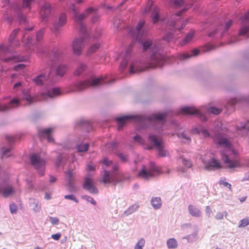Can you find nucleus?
Instances as JSON below:
<instances>
[{
    "label": "nucleus",
    "instance_id": "nucleus-29",
    "mask_svg": "<svg viewBox=\"0 0 249 249\" xmlns=\"http://www.w3.org/2000/svg\"><path fill=\"white\" fill-rule=\"evenodd\" d=\"M75 127L77 129H81L83 131H89L91 129L89 123L84 121H80L76 124Z\"/></svg>",
    "mask_w": 249,
    "mask_h": 249
},
{
    "label": "nucleus",
    "instance_id": "nucleus-38",
    "mask_svg": "<svg viewBox=\"0 0 249 249\" xmlns=\"http://www.w3.org/2000/svg\"><path fill=\"white\" fill-rule=\"evenodd\" d=\"M195 31L193 30H191L190 31L186 36L184 38L183 40L181 42H180V45L181 46L185 45L186 44L191 42L194 36Z\"/></svg>",
    "mask_w": 249,
    "mask_h": 249
},
{
    "label": "nucleus",
    "instance_id": "nucleus-6",
    "mask_svg": "<svg viewBox=\"0 0 249 249\" xmlns=\"http://www.w3.org/2000/svg\"><path fill=\"white\" fill-rule=\"evenodd\" d=\"M132 45H130L126 49L125 51L120 54V57L122 60L119 67V70L123 72L126 69L128 64H129V72L130 74H133L144 70L143 69L138 67V63L134 61L132 56Z\"/></svg>",
    "mask_w": 249,
    "mask_h": 249
},
{
    "label": "nucleus",
    "instance_id": "nucleus-53",
    "mask_svg": "<svg viewBox=\"0 0 249 249\" xmlns=\"http://www.w3.org/2000/svg\"><path fill=\"white\" fill-rule=\"evenodd\" d=\"M10 52V49L6 46L3 45H0V53H7ZM0 59H2L0 56Z\"/></svg>",
    "mask_w": 249,
    "mask_h": 249
},
{
    "label": "nucleus",
    "instance_id": "nucleus-35",
    "mask_svg": "<svg viewBox=\"0 0 249 249\" xmlns=\"http://www.w3.org/2000/svg\"><path fill=\"white\" fill-rule=\"evenodd\" d=\"M198 229L196 228L193 233L183 237V239H186L188 243H193L196 241L198 236Z\"/></svg>",
    "mask_w": 249,
    "mask_h": 249
},
{
    "label": "nucleus",
    "instance_id": "nucleus-16",
    "mask_svg": "<svg viewBox=\"0 0 249 249\" xmlns=\"http://www.w3.org/2000/svg\"><path fill=\"white\" fill-rule=\"evenodd\" d=\"M67 16L65 13H61L59 16L58 20L54 19L53 21L52 26L50 27L51 30L54 34H57L60 29L66 23Z\"/></svg>",
    "mask_w": 249,
    "mask_h": 249
},
{
    "label": "nucleus",
    "instance_id": "nucleus-42",
    "mask_svg": "<svg viewBox=\"0 0 249 249\" xmlns=\"http://www.w3.org/2000/svg\"><path fill=\"white\" fill-rule=\"evenodd\" d=\"M178 137L181 139L184 142H190L191 139L189 136L185 134L184 132L178 131L177 133Z\"/></svg>",
    "mask_w": 249,
    "mask_h": 249
},
{
    "label": "nucleus",
    "instance_id": "nucleus-18",
    "mask_svg": "<svg viewBox=\"0 0 249 249\" xmlns=\"http://www.w3.org/2000/svg\"><path fill=\"white\" fill-rule=\"evenodd\" d=\"M62 94V91L60 88L52 87L47 89L46 91L41 94V99L48 100L53 99L60 96Z\"/></svg>",
    "mask_w": 249,
    "mask_h": 249
},
{
    "label": "nucleus",
    "instance_id": "nucleus-17",
    "mask_svg": "<svg viewBox=\"0 0 249 249\" xmlns=\"http://www.w3.org/2000/svg\"><path fill=\"white\" fill-rule=\"evenodd\" d=\"M242 26L239 31L240 36H249V10L243 16L240 17Z\"/></svg>",
    "mask_w": 249,
    "mask_h": 249
},
{
    "label": "nucleus",
    "instance_id": "nucleus-27",
    "mask_svg": "<svg viewBox=\"0 0 249 249\" xmlns=\"http://www.w3.org/2000/svg\"><path fill=\"white\" fill-rule=\"evenodd\" d=\"M72 177V172L69 171L68 172V182L66 184V186L68 187V191L70 192L73 193L76 191V189L73 184V180L71 178Z\"/></svg>",
    "mask_w": 249,
    "mask_h": 249
},
{
    "label": "nucleus",
    "instance_id": "nucleus-64",
    "mask_svg": "<svg viewBox=\"0 0 249 249\" xmlns=\"http://www.w3.org/2000/svg\"><path fill=\"white\" fill-rule=\"evenodd\" d=\"M95 166L91 162L89 163L87 165V170L89 171H94L95 170Z\"/></svg>",
    "mask_w": 249,
    "mask_h": 249
},
{
    "label": "nucleus",
    "instance_id": "nucleus-33",
    "mask_svg": "<svg viewBox=\"0 0 249 249\" xmlns=\"http://www.w3.org/2000/svg\"><path fill=\"white\" fill-rule=\"evenodd\" d=\"M29 204L35 213H38L40 211L41 204L38 200L33 198H30Z\"/></svg>",
    "mask_w": 249,
    "mask_h": 249
},
{
    "label": "nucleus",
    "instance_id": "nucleus-61",
    "mask_svg": "<svg viewBox=\"0 0 249 249\" xmlns=\"http://www.w3.org/2000/svg\"><path fill=\"white\" fill-rule=\"evenodd\" d=\"M182 162L183 165L187 168H190L192 166V163L190 160L183 159H182Z\"/></svg>",
    "mask_w": 249,
    "mask_h": 249
},
{
    "label": "nucleus",
    "instance_id": "nucleus-58",
    "mask_svg": "<svg viewBox=\"0 0 249 249\" xmlns=\"http://www.w3.org/2000/svg\"><path fill=\"white\" fill-rule=\"evenodd\" d=\"M134 141L141 144H143L144 142L142 137L139 135H136L134 137Z\"/></svg>",
    "mask_w": 249,
    "mask_h": 249
},
{
    "label": "nucleus",
    "instance_id": "nucleus-44",
    "mask_svg": "<svg viewBox=\"0 0 249 249\" xmlns=\"http://www.w3.org/2000/svg\"><path fill=\"white\" fill-rule=\"evenodd\" d=\"M116 155L122 163H127L128 161V155L120 152H117Z\"/></svg>",
    "mask_w": 249,
    "mask_h": 249
},
{
    "label": "nucleus",
    "instance_id": "nucleus-47",
    "mask_svg": "<svg viewBox=\"0 0 249 249\" xmlns=\"http://www.w3.org/2000/svg\"><path fill=\"white\" fill-rule=\"evenodd\" d=\"M249 225V217H246L242 220H241L239 222V224L238 225V228H243Z\"/></svg>",
    "mask_w": 249,
    "mask_h": 249
},
{
    "label": "nucleus",
    "instance_id": "nucleus-23",
    "mask_svg": "<svg viewBox=\"0 0 249 249\" xmlns=\"http://www.w3.org/2000/svg\"><path fill=\"white\" fill-rule=\"evenodd\" d=\"M53 127L41 129L38 130V134L40 138H46L49 142H53V139L51 136V133L53 131Z\"/></svg>",
    "mask_w": 249,
    "mask_h": 249
},
{
    "label": "nucleus",
    "instance_id": "nucleus-43",
    "mask_svg": "<svg viewBox=\"0 0 249 249\" xmlns=\"http://www.w3.org/2000/svg\"><path fill=\"white\" fill-rule=\"evenodd\" d=\"M99 43H96L92 45L87 51V55H89L95 53L100 47Z\"/></svg>",
    "mask_w": 249,
    "mask_h": 249
},
{
    "label": "nucleus",
    "instance_id": "nucleus-1",
    "mask_svg": "<svg viewBox=\"0 0 249 249\" xmlns=\"http://www.w3.org/2000/svg\"><path fill=\"white\" fill-rule=\"evenodd\" d=\"M186 10V8H184L169 18L161 17L160 16L159 8L157 6H153V1L149 0L145 8L144 12L145 13H150L152 21L154 24L158 21L160 22L162 29L167 32L163 37V39L167 42H170L175 36L174 33L177 30L179 32H181L186 26L188 20L181 21L180 16L183 12Z\"/></svg>",
    "mask_w": 249,
    "mask_h": 249
},
{
    "label": "nucleus",
    "instance_id": "nucleus-28",
    "mask_svg": "<svg viewBox=\"0 0 249 249\" xmlns=\"http://www.w3.org/2000/svg\"><path fill=\"white\" fill-rule=\"evenodd\" d=\"M188 210L189 214L193 217H199L201 215L200 210L196 206L192 204L189 205Z\"/></svg>",
    "mask_w": 249,
    "mask_h": 249
},
{
    "label": "nucleus",
    "instance_id": "nucleus-37",
    "mask_svg": "<svg viewBox=\"0 0 249 249\" xmlns=\"http://www.w3.org/2000/svg\"><path fill=\"white\" fill-rule=\"evenodd\" d=\"M18 32V29H15L13 30L12 33L10 34L9 37V42L10 43V46L13 47L14 46H18L19 44V41H16V43L15 44H14L13 42Z\"/></svg>",
    "mask_w": 249,
    "mask_h": 249
},
{
    "label": "nucleus",
    "instance_id": "nucleus-48",
    "mask_svg": "<svg viewBox=\"0 0 249 249\" xmlns=\"http://www.w3.org/2000/svg\"><path fill=\"white\" fill-rule=\"evenodd\" d=\"M144 24V21L143 20H141L139 22L136 27V31L137 34V37L139 38V36H141V32L142 28Z\"/></svg>",
    "mask_w": 249,
    "mask_h": 249
},
{
    "label": "nucleus",
    "instance_id": "nucleus-49",
    "mask_svg": "<svg viewBox=\"0 0 249 249\" xmlns=\"http://www.w3.org/2000/svg\"><path fill=\"white\" fill-rule=\"evenodd\" d=\"M227 216L228 213L226 211L219 212L216 213L214 217L216 220H222L224 216L226 217Z\"/></svg>",
    "mask_w": 249,
    "mask_h": 249
},
{
    "label": "nucleus",
    "instance_id": "nucleus-50",
    "mask_svg": "<svg viewBox=\"0 0 249 249\" xmlns=\"http://www.w3.org/2000/svg\"><path fill=\"white\" fill-rule=\"evenodd\" d=\"M220 185H223L224 187L228 188L230 191H231V185L226 181V178H223L219 180Z\"/></svg>",
    "mask_w": 249,
    "mask_h": 249
},
{
    "label": "nucleus",
    "instance_id": "nucleus-62",
    "mask_svg": "<svg viewBox=\"0 0 249 249\" xmlns=\"http://www.w3.org/2000/svg\"><path fill=\"white\" fill-rule=\"evenodd\" d=\"M21 86V82H18L16 83H15L13 86V90L15 92L17 91L18 90L19 88Z\"/></svg>",
    "mask_w": 249,
    "mask_h": 249
},
{
    "label": "nucleus",
    "instance_id": "nucleus-3",
    "mask_svg": "<svg viewBox=\"0 0 249 249\" xmlns=\"http://www.w3.org/2000/svg\"><path fill=\"white\" fill-rule=\"evenodd\" d=\"M221 125L220 123L215 127L212 138L217 144L226 148L221 152L222 160L226 168L233 171L235 168L241 167L242 164L237 158V151L232 148L230 142L221 133Z\"/></svg>",
    "mask_w": 249,
    "mask_h": 249
},
{
    "label": "nucleus",
    "instance_id": "nucleus-30",
    "mask_svg": "<svg viewBox=\"0 0 249 249\" xmlns=\"http://www.w3.org/2000/svg\"><path fill=\"white\" fill-rule=\"evenodd\" d=\"M68 71V67L67 65L64 64H61L56 67L55 74L57 76L62 77Z\"/></svg>",
    "mask_w": 249,
    "mask_h": 249
},
{
    "label": "nucleus",
    "instance_id": "nucleus-36",
    "mask_svg": "<svg viewBox=\"0 0 249 249\" xmlns=\"http://www.w3.org/2000/svg\"><path fill=\"white\" fill-rule=\"evenodd\" d=\"M150 203L153 208L155 210L159 209L161 208L162 203L160 197H153L151 198Z\"/></svg>",
    "mask_w": 249,
    "mask_h": 249
},
{
    "label": "nucleus",
    "instance_id": "nucleus-54",
    "mask_svg": "<svg viewBox=\"0 0 249 249\" xmlns=\"http://www.w3.org/2000/svg\"><path fill=\"white\" fill-rule=\"evenodd\" d=\"M209 111L215 115H218L221 112L222 109L220 108L211 107L209 108Z\"/></svg>",
    "mask_w": 249,
    "mask_h": 249
},
{
    "label": "nucleus",
    "instance_id": "nucleus-24",
    "mask_svg": "<svg viewBox=\"0 0 249 249\" xmlns=\"http://www.w3.org/2000/svg\"><path fill=\"white\" fill-rule=\"evenodd\" d=\"M6 140L8 142V147H3L1 149V158L2 159L4 157L7 158L11 156V149H10V146L11 145L15 142V138L13 137L10 136H6Z\"/></svg>",
    "mask_w": 249,
    "mask_h": 249
},
{
    "label": "nucleus",
    "instance_id": "nucleus-56",
    "mask_svg": "<svg viewBox=\"0 0 249 249\" xmlns=\"http://www.w3.org/2000/svg\"><path fill=\"white\" fill-rule=\"evenodd\" d=\"M10 211L12 214L17 213V206L15 203H11L9 205Z\"/></svg>",
    "mask_w": 249,
    "mask_h": 249
},
{
    "label": "nucleus",
    "instance_id": "nucleus-32",
    "mask_svg": "<svg viewBox=\"0 0 249 249\" xmlns=\"http://www.w3.org/2000/svg\"><path fill=\"white\" fill-rule=\"evenodd\" d=\"M69 158V156L63 153H60L56 159L55 165L56 166L64 165L66 164L67 160Z\"/></svg>",
    "mask_w": 249,
    "mask_h": 249
},
{
    "label": "nucleus",
    "instance_id": "nucleus-41",
    "mask_svg": "<svg viewBox=\"0 0 249 249\" xmlns=\"http://www.w3.org/2000/svg\"><path fill=\"white\" fill-rule=\"evenodd\" d=\"M87 69V65L84 63H80L79 66L76 68L74 71V74L75 75L79 76L83 72H84Z\"/></svg>",
    "mask_w": 249,
    "mask_h": 249
},
{
    "label": "nucleus",
    "instance_id": "nucleus-21",
    "mask_svg": "<svg viewBox=\"0 0 249 249\" xmlns=\"http://www.w3.org/2000/svg\"><path fill=\"white\" fill-rule=\"evenodd\" d=\"M52 77L51 76L50 72L47 73H41L33 79V81L38 86L42 85L46 83H48L49 81L51 83H54L56 81L55 80L51 79Z\"/></svg>",
    "mask_w": 249,
    "mask_h": 249
},
{
    "label": "nucleus",
    "instance_id": "nucleus-10",
    "mask_svg": "<svg viewBox=\"0 0 249 249\" xmlns=\"http://www.w3.org/2000/svg\"><path fill=\"white\" fill-rule=\"evenodd\" d=\"M148 140L153 145H148L145 147V149L151 150L154 146L157 149L160 156L163 157L167 155L164 143L161 140L158 139L157 135L152 133H149L148 136Z\"/></svg>",
    "mask_w": 249,
    "mask_h": 249
},
{
    "label": "nucleus",
    "instance_id": "nucleus-31",
    "mask_svg": "<svg viewBox=\"0 0 249 249\" xmlns=\"http://www.w3.org/2000/svg\"><path fill=\"white\" fill-rule=\"evenodd\" d=\"M191 132L195 134L201 133L204 138H210L211 137L209 132L202 126H200L199 128L195 127L192 128Z\"/></svg>",
    "mask_w": 249,
    "mask_h": 249
},
{
    "label": "nucleus",
    "instance_id": "nucleus-52",
    "mask_svg": "<svg viewBox=\"0 0 249 249\" xmlns=\"http://www.w3.org/2000/svg\"><path fill=\"white\" fill-rule=\"evenodd\" d=\"M64 198L66 199L73 201L76 203L79 202L78 199L77 198L76 196L73 194L65 195L64 196Z\"/></svg>",
    "mask_w": 249,
    "mask_h": 249
},
{
    "label": "nucleus",
    "instance_id": "nucleus-60",
    "mask_svg": "<svg viewBox=\"0 0 249 249\" xmlns=\"http://www.w3.org/2000/svg\"><path fill=\"white\" fill-rule=\"evenodd\" d=\"M50 221L53 225H58L59 220L57 217H50Z\"/></svg>",
    "mask_w": 249,
    "mask_h": 249
},
{
    "label": "nucleus",
    "instance_id": "nucleus-13",
    "mask_svg": "<svg viewBox=\"0 0 249 249\" xmlns=\"http://www.w3.org/2000/svg\"><path fill=\"white\" fill-rule=\"evenodd\" d=\"M232 23L231 20H229L224 26L222 24H219L216 28L208 34L211 37L220 38L226 36L228 35V31Z\"/></svg>",
    "mask_w": 249,
    "mask_h": 249
},
{
    "label": "nucleus",
    "instance_id": "nucleus-46",
    "mask_svg": "<svg viewBox=\"0 0 249 249\" xmlns=\"http://www.w3.org/2000/svg\"><path fill=\"white\" fill-rule=\"evenodd\" d=\"M145 243V239L143 238H141L135 244L134 249H143Z\"/></svg>",
    "mask_w": 249,
    "mask_h": 249
},
{
    "label": "nucleus",
    "instance_id": "nucleus-51",
    "mask_svg": "<svg viewBox=\"0 0 249 249\" xmlns=\"http://www.w3.org/2000/svg\"><path fill=\"white\" fill-rule=\"evenodd\" d=\"M45 33V29L42 28L39 30L36 34V39L37 41H40Z\"/></svg>",
    "mask_w": 249,
    "mask_h": 249
},
{
    "label": "nucleus",
    "instance_id": "nucleus-5",
    "mask_svg": "<svg viewBox=\"0 0 249 249\" xmlns=\"http://www.w3.org/2000/svg\"><path fill=\"white\" fill-rule=\"evenodd\" d=\"M102 162L106 167L111 166V169L107 170L104 167V174L103 175L102 180L104 183H117L124 182L129 179V176L120 170L118 163H113L111 160L105 158Z\"/></svg>",
    "mask_w": 249,
    "mask_h": 249
},
{
    "label": "nucleus",
    "instance_id": "nucleus-63",
    "mask_svg": "<svg viewBox=\"0 0 249 249\" xmlns=\"http://www.w3.org/2000/svg\"><path fill=\"white\" fill-rule=\"evenodd\" d=\"M205 212L208 217H211V214L212 213V211L211 210V207L209 206H207L206 207Z\"/></svg>",
    "mask_w": 249,
    "mask_h": 249
},
{
    "label": "nucleus",
    "instance_id": "nucleus-19",
    "mask_svg": "<svg viewBox=\"0 0 249 249\" xmlns=\"http://www.w3.org/2000/svg\"><path fill=\"white\" fill-rule=\"evenodd\" d=\"M181 112L185 115H196L203 122L207 120V117L196 108L193 107H184L180 108Z\"/></svg>",
    "mask_w": 249,
    "mask_h": 249
},
{
    "label": "nucleus",
    "instance_id": "nucleus-12",
    "mask_svg": "<svg viewBox=\"0 0 249 249\" xmlns=\"http://www.w3.org/2000/svg\"><path fill=\"white\" fill-rule=\"evenodd\" d=\"M31 165L38 171L41 176L44 174V170L46 166V161L41 158L39 154L34 153L30 158Z\"/></svg>",
    "mask_w": 249,
    "mask_h": 249
},
{
    "label": "nucleus",
    "instance_id": "nucleus-55",
    "mask_svg": "<svg viewBox=\"0 0 249 249\" xmlns=\"http://www.w3.org/2000/svg\"><path fill=\"white\" fill-rule=\"evenodd\" d=\"M118 143L116 142H112L110 143L107 144V147L110 150H113L116 149L117 148Z\"/></svg>",
    "mask_w": 249,
    "mask_h": 249
},
{
    "label": "nucleus",
    "instance_id": "nucleus-40",
    "mask_svg": "<svg viewBox=\"0 0 249 249\" xmlns=\"http://www.w3.org/2000/svg\"><path fill=\"white\" fill-rule=\"evenodd\" d=\"M167 246L169 249H174L178 247V243L177 240L174 238H171L167 240Z\"/></svg>",
    "mask_w": 249,
    "mask_h": 249
},
{
    "label": "nucleus",
    "instance_id": "nucleus-8",
    "mask_svg": "<svg viewBox=\"0 0 249 249\" xmlns=\"http://www.w3.org/2000/svg\"><path fill=\"white\" fill-rule=\"evenodd\" d=\"M34 102V99L27 92H23L22 99H12L7 104H0V112H6L10 110L18 107L19 105H30Z\"/></svg>",
    "mask_w": 249,
    "mask_h": 249
},
{
    "label": "nucleus",
    "instance_id": "nucleus-2",
    "mask_svg": "<svg viewBox=\"0 0 249 249\" xmlns=\"http://www.w3.org/2000/svg\"><path fill=\"white\" fill-rule=\"evenodd\" d=\"M166 114L163 113H153L149 116L142 115H125L116 118L118 124V130H122L124 124L129 121L135 119L140 123L142 128L151 127L158 134H163L165 129V119Z\"/></svg>",
    "mask_w": 249,
    "mask_h": 249
},
{
    "label": "nucleus",
    "instance_id": "nucleus-34",
    "mask_svg": "<svg viewBox=\"0 0 249 249\" xmlns=\"http://www.w3.org/2000/svg\"><path fill=\"white\" fill-rule=\"evenodd\" d=\"M200 53V51L198 49H194L193 50L191 54H188V53H183L181 54L179 56V59L181 61L185 60L189 58H190L192 56H196L199 54Z\"/></svg>",
    "mask_w": 249,
    "mask_h": 249
},
{
    "label": "nucleus",
    "instance_id": "nucleus-11",
    "mask_svg": "<svg viewBox=\"0 0 249 249\" xmlns=\"http://www.w3.org/2000/svg\"><path fill=\"white\" fill-rule=\"evenodd\" d=\"M64 56L62 50L58 47H54L51 52L46 54L47 65L52 68L55 64L61 62Z\"/></svg>",
    "mask_w": 249,
    "mask_h": 249
},
{
    "label": "nucleus",
    "instance_id": "nucleus-9",
    "mask_svg": "<svg viewBox=\"0 0 249 249\" xmlns=\"http://www.w3.org/2000/svg\"><path fill=\"white\" fill-rule=\"evenodd\" d=\"M70 9L73 12V16L76 23L78 25L79 30L82 34L88 33L85 26L82 23V21L92 12L96 11V9L92 7H89L83 13L79 14L76 9L75 6L72 4L70 6Z\"/></svg>",
    "mask_w": 249,
    "mask_h": 249
},
{
    "label": "nucleus",
    "instance_id": "nucleus-39",
    "mask_svg": "<svg viewBox=\"0 0 249 249\" xmlns=\"http://www.w3.org/2000/svg\"><path fill=\"white\" fill-rule=\"evenodd\" d=\"M139 205L137 204H133L130 206L126 211H125L122 214V216L124 217L127 216L136 211L138 209Z\"/></svg>",
    "mask_w": 249,
    "mask_h": 249
},
{
    "label": "nucleus",
    "instance_id": "nucleus-4",
    "mask_svg": "<svg viewBox=\"0 0 249 249\" xmlns=\"http://www.w3.org/2000/svg\"><path fill=\"white\" fill-rule=\"evenodd\" d=\"M144 51H149V57L146 61L145 68L161 67L165 63L164 56L161 53L159 47L153 44L150 39L142 42Z\"/></svg>",
    "mask_w": 249,
    "mask_h": 249
},
{
    "label": "nucleus",
    "instance_id": "nucleus-7",
    "mask_svg": "<svg viewBox=\"0 0 249 249\" xmlns=\"http://www.w3.org/2000/svg\"><path fill=\"white\" fill-rule=\"evenodd\" d=\"M107 82L102 77L92 76L87 80L75 82L71 85L69 87L70 92L82 91L89 87H96L104 85Z\"/></svg>",
    "mask_w": 249,
    "mask_h": 249
},
{
    "label": "nucleus",
    "instance_id": "nucleus-14",
    "mask_svg": "<svg viewBox=\"0 0 249 249\" xmlns=\"http://www.w3.org/2000/svg\"><path fill=\"white\" fill-rule=\"evenodd\" d=\"M89 38L88 33L83 34L82 37L76 38L73 40L72 42L71 46L73 53L76 55H80L82 52L83 48L84 47L87 40Z\"/></svg>",
    "mask_w": 249,
    "mask_h": 249
},
{
    "label": "nucleus",
    "instance_id": "nucleus-15",
    "mask_svg": "<svg viewBox=\"0 0 249 249\" xmlns=\"http://www.w3.org/2000/svg\"><path fill=\"white\" fill-rule=\"evenodd\" d=\"M160 172V170L157 167L153 161L149 162V165L147 169L145 166H143L142 168L140 171L138 176L144 180H148L150 178H153L155 174Z\"/></svg>",
    "mask_w": 249,
    "mask_h": 249
},
{
    "label": "nucleus",
    "instance_id": "nucleus-20",
    "mask_svg": "<svg viewBox=\"0 0 249 249\" xmlns=\"http://www.w3.org/2000/svg\"><path fill=\"white\" fill-rule=\"evenodd\" d=\"M83 188L92 194H97L98 193L97 188L94 185L93 180L89 175H87L84 178Z\"/></svg>",
    "mask_w": 249,
    "mask_h": 249
},
{
    "label": "nucleus",
    "instance_id": "nucleus-22",
    "mask_svg": "<svg viewBox=\"0 0 249 249\" xmlns=\"http://www.w3.org/2000/svg\"><path fill=\"white\" fill-rule=\"evenodd\" d=\"M52 12V8L50 3L46 2L42 6L40 11V15L43 22H47L49 16L51 15Z\"/></svg>",
    "mask_w": 249,
    "mask_h": 249
},
{
    "label": "nucleus",
    "instance_id": "nucleus-57",
    "mask_svg": "<svg viewBox=\"0 0 249 249\" xmlns=\"http://www.w3.org/2000/svg\"><path fill=\"white\" fill-rule=\"evenodd\" d=\"M82 198L85 199L88 202H89L93 205H95L96 204V201L93 199V198L89 196H82Z\"/></svg>",
    "mask_w": 249,
    "mask_h": 249
},
{
    "label": "nucleus",
    "instance_id": "nucleus-25",
    "mask_svg": "<svg viewBox=\"0 0 249 249\" xmlns=\"http://www.w3.org/2000/svg\"><path fill=\"white\" fill-rule=\"evenodd\" d=\"M83 139L79 138L75 146V149L78 153H84L89 148V144L88 142H83Z\"/></svg>",
    "mask_w": 249,
    "mask_h": 249
},
{
    "label": "nucleus",
    "instance_id": "nucleus-45",
    "mask_svg": "<svg viewBox=\"0 0 249 249\" xmlns=\"http://www.w3.org/2000/svg\"><path fill=\"white\" fill-rule=\"evenodd\" d=\"M247 100V99L243 96H241L239 97H236L234 98L231 99L230 101L229 102V104L230 105L233 106L236 103L240 102L242 101H246Z\"/></svg>",
    "mask_w": 249,
    "mask_h": 249
},
{
    "label": "nucleus",
    "instance_id": "nucleus-59",
    "mask_svg": "<svg viewBox=\"0 0 249 249\" xmlns=\"http://www.w3.org/2000/svg\"><path fill=\"white\" fill-rule=\"evenodd\" d=\"M173 3L176 7H179L184 5V1L183 0H174Z\"/></svg>",
    "mask_w": 249,
    "mask_h": 249
},
{
    "label": "nucleus",
    "instance_id": "nucleus-26",
    "mask_svg": "<svg viewBox=\"0 0 249 249\" xmlns=\"http://www.w3.org/2000/svg\"><path fill=\"white\" fill-rule=\"evenodd\" d=\"M221 167L220 163L213 158L206 164L205 168L206 170L210 171L219 169Z\"/></svg>",
    "mask_w": 249,
    "mask_h": 249
}]
</instances>
